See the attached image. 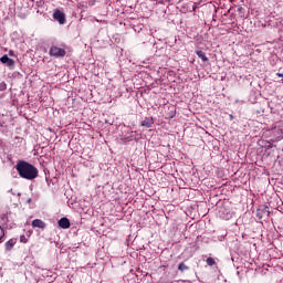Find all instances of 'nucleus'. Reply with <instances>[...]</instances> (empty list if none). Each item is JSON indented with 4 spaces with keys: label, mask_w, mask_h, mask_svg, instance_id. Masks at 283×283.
<instances>
[{
    "label": "nucleus",
    "mask_w": 283,
    "mask_h": 283,
    "mask_svg": "<svg viewBox=\"0 0 283 283\" xmlns=\"http://www.w3.org/2000/svg\"><path fill=\"white\" fill-rule=\"evenodd\" d=\"M15 169L20 178H23L24 180H34V178H39V169L25 160H19L15 165Z\"/></svg>",
    "instance_id": "f257e3e1"
},
{
    "label": "nucleus",
    "mask_w": 283,
    "mask_h": 283,
    "mask_svg": "<svg viewBox=\"0 0 283 283\" xmlns=\"http://www.w3.org/2000/svg\"><path fill=\"white\" fill-rule=\"evenodd\" d=\"M50 56H54L55 59H63L67 54L65 49H61L56 45H52L49 51Z\"/></svg>",
    "instance_id": "f03ea898"
},
{
    "label": "nucleus",
    "mask_w": 283,
    "mask_h": 283,
    "mask_svg": "<svg viewBox=\"0 0 283 283\" xmlns=\"http://www.w3.org/2000/svg\"><path fill=\"white\" fill-rule=\"evenodd\" d=\"M53 19L55 21H59L60 25H63L65 23V13H63L61 10L56 9L53 13Z\"/></svg>",
    "instance_id": "7ed1b4c3"
},
{
    "label": "nucleus",
    "mask_w": 283,
    "mask_h": 283,
    "mask_svg": "<svg viewBox=\"0 0 283 283\" xmlns=\"http://www.w3.org/2000/svg\"><path fill=\"white\" fill-rule=\"evenodd\" d=\"M31 224L33 229H45V227H48V224H45L41 219H34Z\"/></svg>",
    "instance_id": "20e7f679"
},
{
    "label": "nucleus",
    "mask_w": 283,
    "mask_h": 283,
    "mask_svg": "<svg viewBox=\"0 0 283 283\" xmlns=\"http://www.w3.org/2000/svg\"><path fill=\"white\" fill-rule=\"evenodd\" d=\"M0 62L8 65V67H14V60L10 59L8 55L0 57Z\"/></svg>",
    "instance_id": "39448f33"
},
{
    "label": "nucleus",
    "mask_w": 283,
    "mask_h": 283,
    "mask_svg": "<svg viewBox=\"0 0 283 283\" xmlns=\"http://www.w3.org/2000/svg\"><path fill=\"white\" fill-rule=\"evenodd\" d=\"M17 238H12L9 241L4 243V249L6 251H12L14 249V245L17 244Z\"/></svg>",
    "instance_id": "423d86ee"
},
{
    "label": "nucleus",
    "mask_w": 283,
    "mask_h": 283,
    "mask_svg": "<svg viewBox=\"0 0 283 283\" xmlns=\"http://www.w3.org/2000/svg\"><path fill=\"white\" fill-rule=\"evenodd\" d=\"M59 227H61V229H70L71 224H70V219L67 218H61L59 220Z\"/></svg>",
    "instance_id": "0eeeda50"
},
{
    "label": "nucleus",
    "mask_w": 283,
    "mask_h": 283,
    "mask_svg": "<svg viewBox=\"0 0 283 283\" xmlns=\"http://www.w3.org/2000/svg\"><path fill=\"white\" fill-rule=\"evenodd\" d=\"M154 125V119L146 117L143 122H142V127H146L147 129H149V127H151Z\"/></svg>",
    "instance_id": "6e6552de"
},
{
    "label": "nucleus",
    "mask_w": 283,
    "mask_h": 283,
    "mask_svg": "<svg viewBox=\"0 0 283 283\" xmlns=\"http://www.w3.org/2000/svg\"><path fill=\"white\" fill-rule=\"evenodd\" d=\"M196 54L199 59H201V61H203V63H207V61H209V57H207V54H205V52L198 50L196 51Z\"/></svg>",
    "instance_id": "1a4fd4ad"
},
{
    "label": "nucleus",
    "mask_w": 283,
    "mask_h": 283,
    "mask_svg": "<svg viewBox=\"0 0 283 283\" xmlns=\"http://www.w3.org/2000/svg\"><path fill=\"white\" fill-rule=\"evenodd\" d=\"M178 271H181V273H184V271H189V266H187L184 262H181L178 265Z\"/></svg>",
    "instance_id": "9d476101"
},
{
    "label": "nucleus",
    "mask_w": 283,
    "mask_h": 283,
    "mask_svg": "<svg viewBox=\"0 0 283 283\" xmlns=\"http://www.w3.org/2000/svg\"><path fill=\"white\" fill-rule=\"evenodd\" d=\"M206 263L208 264V266H213L216 264V260L213 258L209 256L206 260Z\"/></svg>",
    "instance_id": "9b49d317"
},
{
    "label": "nucleus",
    "mask_w": 283,
    "mask_h": 283,
    "mask_svg": "<svg viewBox=\"0 0 283 283\" xmlns=\"http://www.w3.org/2000/svg\"><path fill=\"white\" fill-rule=\"evenodd\" d=\"M2 235L0 237V244L6 240V230H3L2 227H0Z\"/></svg>",
    "instance_id": "f8f14e48"
},
{
    "label": "nucleus",
    "mask_w": 283,
    "mask_h": 283,
    "mask_svg": "<svg viewBox=\"0 0 283 283\" xmlns=\"http://www.w3.org/2000/svg\"><path fill=\"white\" fill-rule=\"evenodd\" d=\"M20 242H21L22 244H28V238L25 237V234H22V235L20 237Z\"/></svg>",
    "instance_id": "ddd939ff"
},
{
    "label": "nucleus",
    "mask_w": 283,
    "mask_h": 283,
    "mask_svg": "<svg viewBox=\"0 0 283 283\" xmlns=\"http://www.w3.org/2000/svg\"><path fill=\"white\" fill-rule=\"evenodd\" d=\"M276 76H279L280 78H283V73H276Z\"/></svg>",
    "instance_id": "4468645a"
}]
</instances>
